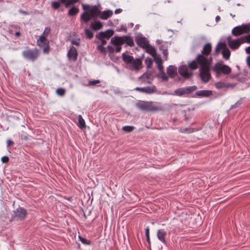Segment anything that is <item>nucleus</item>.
Listing matches in <instances>:
<instances>
[{"label":"nucleus","mask_w":250,"mask_h":250,"mask_svg":"<svg viewBox=\"0 0 250 250\" xmlns=\"http://www.w3.org/2000/svg\"><path fill=\"white\" fill-rule=\"evenodd\" d=\"M157 77L164 82H167L169 79V76L165 73L164 71L160 72L157 75Z\"/></svg>","instance_id":"nucleus-28"},{"label":"nucleus","mask_w":250,"mask_h":250,"mask_svg":"<svg viewBox=\"0 0 250 250\" xmlns=\"http://www.w3.org/2000/svg\"><path fill=\"white\" fill-rule=\"evenodd\" d=\"M44 31L45 32H46V35L48 36L49 33L50 32V28H49V27H46L44 29Z\"/></svg>","instance_id":"nucleus-53"},{"label":"nucleus","mask_w":250,"mask_h":250,"mask_svg":"<svg viewBox=\"0 0 250 250\" xmlns=\"http://www.w3.org/2000/svg\"><path fill=\"white\" fill-rule=\"evenodd\" d=\"M111 43L116 46L115 49L111 45L107 46V51L109 54H113L114 51L119 53L122 49V45L125 43L127 45L132 47L134 45L132 39L128 36H123L122 37L115 36L110 41Z\"/></svg>","instance_id":"nucleus-2"},{"label":"nucleus","mask_w":250,"mask_h":250,"mask_svg":"<svg viewBox=\"0 0 250 250\" xmlns=\"http://www.w3.org/2000/svg\"><path fill=\"white\" fill-rule=\"evenodd\" d=\"M20 12L21 13H23L24 14H27L26 12L22 11V10H21Z\"/></svg>","instance_id":"nucleus-59"},{"label":"nucleus","mask_w":250,"mask_h":250,"mask_svg":"<svg viewBox=\"0 0 250 250\" xmlns=\"http://www.w3.org/2000/svg\"><path fill=\"white\" fill-rule=\"evenodd\" d=\"M1 161L3 163H7L9 162V159L7 156H4L2 157Z\"/></svg>","instance_id":"nucleus-45"},{"label":"nucleus","mask_w":250,"mask_h":250,"mask_svg":"<svg viewBox=\"0 0 250 250\" xmlns=\"http://www.w3.org/2000/svg\"><path fill=\"white\" fill-rule=\"evenodd\" d=\"M103 24L100 21H95L91 23V27L94 30H98L103 27Z\"/></svg>","instance_id":"nucleus-26"},{"label":"nucleus","mask_w":250,"mask_h":250,"mask_svg":"<svg viewBox=\"0 0 250 250\" xmlns=\"http://www.w3.org/2000/svg\"><path fill=\"white\" fill-rule=\"evenodd\" d=\"M79 12V9L78 8L73 6L71 8L68 13V15L70 16H75Z\"/></svg>","instance_id":"nucleus-33"},{"label":"nucleus","mask_w":250,"mask_h":250,"mask_svg":"<svg viewBox=\"0 0 250 250\" xmlns=\"http://www.w3.org/2000/svg\"><path fill=\"white\" fill-rule=\"evenodd\" d=\"M37 44L38 46L43 49V53H48L49 51V42L46 38L43 36H40L37 41Z\"/></svg>","instance_id":"nucleus-12"},{"label":"nucleus","mask_w":250,"mask_h":250,"mask_svg":"<svg viewBox=\"0 0 250 250\" xmlns=\"http://www.w3.org/2000/svg\"><path fill=\"white\" fill-rule=\"evenodd\" d=\"M216 76L218 77L221 73L228 75L231 73V68L226 64H224L222 62H219L216 63L213 68Z\"/></svg>","instance_id":"nucleus-5"},{"label":"nucleus","mask_w":250,"mask_h":250,"mask_svg":"<svg viewBox=\"0 0 250 250\" xmlns=\"http://www.w3.org/2000/svg\"><path fill=\"white\" fill-rule=\"evenodd\" d=\"M134 127L130 125H125L122 127V130L126 132H130L133 130Z\"/></svg>","instance_id":"nucleus-35"},{"label":"nucleus","mask_w":250,"mask_h":250,"mask_svg":"<svg viewBox=\"0 0 250 250\" xmlns=\"http://www.w3.org/2000/svg\"><path fill=\"white\" fill-rule=\"evenodd\" d=\"M247 63L248 66L250 68V56H248L247 58Z\"/></svg>","instance_id":"nucleus-52"},{"label":"nucleus","mask_w":250,"mask_h":250,"mask_svg":"<svg viewBox=\"0 0 250 250\" xmlns=\"http://www.w3.org/2000/svg\"><path fill=\"white\" fill-rule=\"evenodd\" d=\"M71 43L72 44H74V45H76L77 46H79L80 45V40H73L71 41Z\"/></svg>","instance_id":"nucleus-46"},{"label":"nucleus","mask_w":250,"mask_h":250,"mask_svg":"<svg viewBox=\"0 0 250 250\" xmlns=\"http://www.w3.org/2000/svg\"><path fill=\"white\" fill-rule=\"evenodd\" d=\"M148 79V76L147 74H144L139 78V80H143V82L144 83H150V82L149 81H146V80Z\"/></svg>","instance_id":"nucleus-36"},{"label":"nucleus","mask_w":250,"mask_h":250,"mask_svg":"<svg viewBox=\"0 0 250 250\" xmlns=\"http://www.w3.org/2000/svg\"><path fill=\"white\" fill-rule=\"evenodd\" d=\"M167 235V232L164 229H158L157 232V236L158 239L163 244H166L167 241L166 240V236Z\"/></svg>","instance_id":"nucleus-19"},{"label":"nucleus","mask_w":250,"mask_h":250,"mask_svg":"<svg viewBox=\"0 0 250 250\" xmlns=\"http://www.w3.org/2000/svg\"><path fill=\"white\" fill-rule=\"evenodd\" d=\"M97 50L100 51L101 52L103 53H105L106 52V48L104 47V45L99 44L97 47Z\"/></svg>","instance_id":"nucleus-41"},{"label":"nucleus","mask_w":250,"mask_h":250,"mask_svg":"<svg viewBox=\"0 0 250 250\" xmlns=\"http://www.w3.org/2000/svg\"><path fill=\"white\" fill-rule=\"evenodd\" d=\"M178 72L183 78L186 79H189L192 76V73L188 72V66L186 65L180 66L178 69Z\"/></svg>","instance_id":"nucleus-16"},{"label":"nucleus","mask_w":250,"mask_h":250,"mask_svg":"<svg viewBox=\"0 0 250 250\" xmlns=\"http://www.w3.org/2000/svg\"><path fill=\"white\" fill-rule=\"evenodd\" d=\"M186 95L190 94L195 91L197 87L195 85L185 87Z\"/></svg>","instance_id":"nucleus-32"},{"label":"nucleus","mask_w":250,"mask_h":250,"mask_svg":"<svg viewBox=\"0 0 250 250\" xmlns=\"http://www.w3.org/2000/svg\"><path fill=\"white\" fill-rule=\"evenodd\" d=\"M230 16H232V17H235V15H233L232 14H230Z\"/></svg>","instance_id":"nucleus-60"},{"label":"nucleus","mask_w":250,"mask_h":250,"mask_svg":"<svg viewBox=\"0 0 250 250\" xmlns=\"http://www.w3.org/2000/svg\"><path fill=\"white\" fill-rule=\"evenodd\" d=\"M153 57L154 58V61H155V63H156L157 65L160 63H163L162 59L160 58V57L158 55L156 54Z\"/></svg>","instance_id":"nucleus-37"},{"label":"nucleus","mask_w":250,"mask_h":250,"mask_svg":"<svg viewBox=\"0 0 250 250\" xmlns=\"http://www.w3.org/2000/svg\"><path fill=\"white\" fill-rule=\"evenodd\" d=\"M137 107L142 111H155L158 110L157 107L154 106L151 102L140 101L137 103Z\"/></svg>","instance_id":"nucleus-8"},{"label":"nucleus","mask_w":250,"mask_h":250,"mask_svg":"<svg viewBox=\"0 0 250 250\" xmlns=\"http://www.w3.org/2000/svg\"><path fill=\"white\" fill-rule=\"evenodd\" d=\"M59 1L63 3L66 7L69 6V0H59Z\"/></svg>","instance_id":"nucleus-47"},{"label":"nucleus","mask_w":250,"mask_h":250,"mask_svg":"<svg viewBox=\"0 0 250 250\" xmlns=\"http://www.w3.org/2000/svg\"><path fill=\"white\" fill-rule=\"evenodd\" d=\"M167 72L169 77L173 78L177 74V68L173 65H169L167 69Z\"/></svg>","instance_id":"nucleus-20"},{"label":"nucleus","mask_w":250,"mask_h":250,"mask_svg":"<svg viewBox=\"0 0 250 250\" xmlns=\"http://www.w3.org/2000/svg\"><path fill=\"white\" fill-rule=\"evenodd\" d=\"M67 57L70 60L76 61L77 59L78 53L75 47L72 46L67 52Z\"/></svg>","instance_id":"nucleus-17"},{"label":"nucleus","mask_w":250,"mask_h":250,"mask_svg":"<svg viewBox=\"0 0 250 250\" xmlns=\"http://www.w3.org/2000/svg\"><path fill=\"white\" fill-rule=\"evenodd\" d=\"M122 11V9H121L120 8H118V9H117L115 10V13L117 14L121 13Z\"/></svg>","instance_id":"nucleus-55"},{"label":"nucleus","mask_w":250,"mask_h":250,"mask_svg":"<svg viewBox=\"0 0 250 250\" xmlns=\"http://www.w3.org/2000/svg\"><path fill=\"white\" fill-rule=\"evenodd\" d=\"M212 50V46L210 43H206L201 51V54L197 55L196 58L192 62H204L205 60L208 61V62H212V57L210 55Z\"/></svg>","instance_id":"nucleus-3"},{"label":"nucleus","mask_w":250,"mask_h":250,"mask_svg":"<svg viewBox=\"0 0 250 250\" xmlns=\"http://www.w3.org/2000/svg\"><path fill=\"white\" fill-rule=\"evenodd\" d=\"M78 126L81 129L84 128L86 126L85 121L81 115L78 116Z\"/></svg>","instance_id":"nucleus-30"},{"label":"nucleus","mask_w":250,"mask_h":250,"mask_svg":"<svg viewBox=\"0 0 250 250\" xmlns=\"http://www.w3.org/2000/svg\"><path fill=\"white\" fill-rule=\"evenodd\" d=\"M134 90L141 93L151 94L156 92L157 91V88L155 85H151L143 87H136L134 88Z\"/></svg>","instance_id":"nucleus-15"},{"label":"nucleus","mask_w":250,"mask_h":250,"mask_svg":"<svg viewBox=\"0 0 250 250\" xmlns=\"http://www.w3.org/2000/svg\"><path fill=\"white\" fill-rule=\"evenodd\" d=\"M187 131H188V129H187V128H186V129H185V130L184 131V132H187Z\"/></svg>","instance_id":"nucleus-61"},{"label":"nucleus","mask_w":250,"mask_h":250,"mask_svg":"<svg viewBox=\"0 0 250 250\" xmlns=\"http://www.w3.org/2000/svg\"><path fill=\"white\" fill-rule=\"evenodd\" d=\"M212 91L209 90H201L197 91L195 95L198 97H209L212 94Z\"/></svg>","instance_id":"nucleus-21"},{"label":"nucleus","mask_w":250,"mask_h":250,"mask_svg":"<svg viewBox=\"0 0 250 250\" xmlns=\"http://www.w3.org/2000/svg\"><path fill=\"white\" fill-rule=\"evenodd\" d=\"M145 231H146V235L147 241L149 244L150 243V237H149V229L148 227H147Z\"/></svg>","instance_id":"nucleus-42"},{"label":"nucleus","mask_w":250,"mask_h":250,"mask_svg":"<svg viewBox=\"0 0 250 250\" xmlns=\"http://www.w3.org/2000/svg\"><path fill=\"white\" fill-rule=\"evenodd\" d=\"M240 102L239 101H238L237 102H236L234 104L231 105V108H236L240 104Z\"/></svg>","instance_id":"nucleus-49"},{"label":"nucleus","mask_w":250,"mask_h":250,"mask_svg":"<svg viewBox=\"0 0 250 250\" xmlns=\"http://www.w3.org/2000/svg\"><path fill=\"white\" fill-rule=\"evenodd\" d=\"M15 35L17 36V37H19L20 36V32H17L16 33H15Z\"/></svg>","instance_id":"nucleus-58"},{"label":"nucleus","mask_w":250,"mask_h":250,"mask_svg":"<svg viewBox=\"0 0 250 250\" xmlns=\"http://www.w3.org/2000/svg\"><path fill=\"white\" fill-rule=\"evenodd\" d=\"M157 67L159 70L160 72L164 71V66L163 65V63L157 65Z\"/></svg>","instance_id":"nucleus-48"},{"label":"nucleus","mask_w":250,"mask_h":250,"mask_svg":"<svg viewBox=\"0 0 250 250\" xmlns=\"http://www.w3.org/2000/svg\"><path fill=\"white\" fill-rule=\"evenodd\" d=\"M242 39L243 40V42H247L248 43H250V35H248L245 36H242Z\"/></svg>","instance_id":"nucleus-43"},{"label":"nucleus","mask_w":250,"mask_h":250,"mask_svg":"<svg viewBox=\"0 0 250 250\" xmlns=\"http://www.w3.org/2000/svg\"><path fill=\"white\" fill-rule=\"evenodd\" d=\"M100 81L98 80H95L92 81H89L88 82V85L89 86H94L100 83Z\"/></svg>","instance_id":"nucleus-40"},{"label":"nucleus","mask_w":250,"mask_h":250,"mask_svg":"<svg viewBox=\"0 0 250 250\" xmlns=\"http://www.w3.org/2000/svg\"><path fill=\"white\" fill-rule=\"evenodd\" d=\"M83 6L84 11L87 10L92 18H96L99 15L100 13V10H99L98 7L96 5L90 7L88 5H84L83 4Z\"/></svg>","instance_id":"nucleus-14"},{"label":"nucleus","mask_w":250,"mask_h":250,"mask_svg":"<svg viewBox=\"0 0 250 250\" xmlns=\"http://www.w3.org/2000/svg\"><path fill=\"white\" fill-rule=\"evenodd\" d=\"M65 92V90L64 89L62 88H58L56 90V93L61 96H62L64 95V93Z\"/></svg>","instance_id":"nucleus-38"},{"label":"nucleus","mask_w":250,"mask_h":250,"mask_svg":"<svg viewBox=\"0 0 250 250\" xmlns=\"http://www.w3.org/2000/svg\"><path fill=\"white\" fill-rule=\"evenodd\" d=\"M245 51L247 54H250V46L246 47L245 49Z\"/></svg>","instance_id":"nucleus-54"},{"label":"nucleus","mask_w":250,"mask_h":250,"mask_svg":"<svg viewBox=\"0 0 250 250\" xmlns=\"http://www.w3.org/2000/svg\"><path fill=\"white\" fill-rule=\"evenodd\" d=\"M242 39V37L235 39H232L231 37H229L227 38L228 44L231 50H236L242 44L244 43Z\"/></svg>","instance_id":"nucleus-10"},{"label":"nucleus","mask_w":250,"mask_h":250,"mask_svg":"<svg viewBox=\"0 0 250 250\" xmlns=\"http://www.w3.org/2000/svg\"><path fill=\"white\" fill-rule=\"evenodd\" d=\"M216 21L217 22L219 21L220 20V17L219 16H217L215 18Z\"/></svg>","instance_id":"nucleus-56"},{"label":"nucleus","mask_w":250,"mask_h":250,"mask_svg":"<svg viewBox=\"0 0 250 250\" xmlns=\"http://www.w3.org/2000/svg\"><path fill=\"white\" fill-rule=\"evenodd\" d=\"M113 31L108 30L105 32H101L96 35V37L101 40V45H104L106 43V40H108L113 35Z\"/></svg>","instance_id":"nucleus-11"},{"label":"nucleus","mask_w":250,"mask_h":250,"mask_svg":"<svg viewBox=\"0 0 250 250\" xmlns=\"http://www.w3.org/2000/svg\"><path fill=\"white\" fill-rule=\"evenodd\" d=\"M84 33L87 38L91 39L93 37V32L89 29L85 28L84 30Z\"/></svg>","instance_id":"nucleus-34"},{"label":"nucleus","mask_w":250,"mask_h":250,"mask_svg":"<svg viewBox=\"0 0 250 250\" xmlns=\"http://www.w3.org/2000/svg\"><path fill=\"white\" fill-rule=\"evenodd\" d=\"M223 57L224 59H225L226 60H228L229 59L230 55V51L229 50L226 48V46L225 47V48L223 49L222 52Z\"/></svg>","instance_id":"nucleus-27"},{"label":"nucleus","mask_w":250,"mask_h":250,"mask_svg":"<svg viewBox=\"0 0 250 250\" xmlns=\"http://www.w3.org/2000/svg\"><path fill=\"white\" fill-rule=\"evenodd\" d=\"M215 86L217 89H221L225 87H229V85L222 82H218L215 83Z\"/></svg>","instance_id":"nucleus-31"},{"label":"nucleus","mask_w":250,"mask_h":250,"mask_svg":"<svg viewBox=\"0 0 250 250\" xmlns=\"http://www.w3.org/2000/svg\"><path fill=\"white\" fill-rule=\"evenodd\" d=\"M51 6L54 9H57L60 7V4L58 1H52L51 2Z\"/></svg>","instance_id":"nucleus-39"},{"label":"nucleus","mask_w":250,"mask_h":250,"mask_svg":"<svg viewBox=\"0 0 250 250\" xmlns=\"http://www.w3.org/2000/svg\"><path fill=\"white\" fill-rule=\"evenodd\" d=\"M39 54L40 52L36 48L25 50L22 52V55L25 60L32 62H34L37 60Z\"/></svg>","instance_id":"nucleus-7"},{"label":"nucleus","mask_w":250,"mask_h":250,"mask_svg":"<svg viewBox=\"0 0 250 250\" xmlns=\"http://www.w3.org/2000/svg\"><path fill=\"white\" fill-rule=\"evenodd\" d=\"M27 215V211L23 208L19 207L13 211L11 217V221L22 220Z\"/></svg>","instance_id":"nucleus-9"},{"label":"nucleus","mask_w":250,"mask_h":250,"mask_svg":"<svg viewBox=\"0 0 250 250\" xmlns=\"http://www.w3.org/2000/svg\"><path fill=\"white\" fill-rule=\"evenodd\" d=\"M145 62L147 67H150L152 64V62L150 58H146Z\"/></svg>","instance_id":"nucleus-44"},{"label":"nucleus","mask_w":250,"mask_h":250,"mask_svg":"<svg viewBox=\"0 0 250 250\" xmlns=\"http://www.w3.org/2000/svg\"><path fill=\"white\" fill-rule=\"evenodd\" d=\"M174 94L178 96H186V93L185 87H181L176 89L174 92Z\"/></svg>","instance_id":"nucleus-25"},{"label":"nucleus","mask_w":250,"mask_h":250,"mask_svg":"<svg viewBox=\"0 0 250 250\" xmlns=\"http://www.w3.org/2000/svg\"><path fill=\"white\" fill-rule=\"evenodd\" d=\"M130 25L133 26V23H131V24H130Z\"/></svg>","instance_id":"nucleus-63"},{"label":"nucleus","mask_w":250,"mask_h":250,"mask_svg":"<svg viewBox=\"0 0 250 250\" xmlns=\"http://www.w3.org/2000/svg\"><path fill=\"white\" fill-rule=\"evenodd\" d=\"M156 42L158 44L160 45L159 46V49L161 51H162L165 60H167L168 54L167 48L170 44L168 42H164L163 41L160 40H157Z\"/></svg>","instance_id":"nucleus-13"},{"label":"nucleus","mask_w":250,"mask_h":250,"mask_svg":"<svg viewBox=\"0 0 250 250\" xmlns=\"http://www.w3.org/2000/svg\"><path fill=\"white\" fill-rule=\"evenodd\" d=\"M122 57L124 62L129 65V69L138 71L142 67V62L141 59H134L133 56L125 53L122 54Z\"/></svg>","instance_id":"nucleus-4"},{"label":"nucleus","mask_w":250,"mask_h":250,"mask_svg":"<svg viewBox=\"0 0 250 250\" xmlns=\"http://www.w3.org/2000/svg\"><path fill=\"white\" fill-rule=\"evenodd\" d=\"M146 50V51L151 55L152 57H154L156 55V49L153 47L152 46L149 44V43L144 48Z\"/></svg>","instance_id":"nucleus-24"},{"label":"nucleus","mask_w":250,"mask_h":250,"mask_svg":"<svg viewBox=\"0 0 250 250\" xmlns=\"http://www.w3.org/2000/svg\"><path fill=\"white\" fill-rule=\"evenodd\" d=\"M7 147L13 144L14 142L10 139L7 140L6 142Z\"/></svg>","instance_id":"nucleus-50"},{"label":"nucleus","mask_w":250,"mask_h":250,"mask_svg":"<svg viewBox=\"0 0 250 250\" xmlns=\"http://www.w3.org/2000/svg\"><path fill=\"white\" fill-rule=\"evenodd\" d=\"M46 33L45 32V31H44L43 33H42V34L41 36H43V37H44L45 38H46V37H47V35H46Z\"/></svg>","instance_id":"nucleus-57"},{"label":"nucleus","mask_w":250,"mask_h":250,"mask_svg":"<svg viewBox=\"0 0 250 250\" xmlns=\"http://www.w3.org/2000/svg\"><path fill=\"white\" fill-rule=\"evenodd\" d=\"M113 14V12L111 10H107L106 11H103L100 16V18L103 20H106Z\"/></svg>","instance_id":"nucleus-23"},{"label":"nucleus","mask_w":250,"mask_h":250,"mask_svg":"<svg viewBox=\"0 0 250 250\" xmlns=\"http://www.w3.org/2000/svg\"><path fill=\"white\" fill-rule=\"evenodd\" d=\"M250 31V24H242L233 28L231 31L232 35L238 37L242 35L249 33Z\"/></svg>","instance_id":"nucleus-6"},{"label":"nucleus","mask_w":250,"mask_h":250,"mask_svg":"<svg viewBox=\"0 0 250 250\" xmlns=\"http://www.w3.org/2000/svg\"><path fill=\"white\" fill-rule=\"evenodd\" d=\"M211 63L212 62H208V61L205 60V61L202 62H188V66L191 70L199 68L201 80L203 83H207L211 78L210 70Z\"/></svg>","instance_id":"nucleus-1"},{"label":"nucleus","mask_w":250,"mask_h":250,"mask_svg":"<svg viewBox=\"0 0 250 250\" xmlns=\"http://www.w3.org/2000/svg\"><path fill=\"white\" fill-rule=\"evenodd\" d=\"M92 18V17H91V15L87 10L84 11V12L81 15V21H84V22H87Z\"/></svg>","instance_id":"nucleus-22"},{"label":"nucleus","mask_w":250,"mask_h":250,"mask_svg":"<svg viewBox=\"0 0 250 250\" xmlns=\"http://www.w3.org/2000/svg\"><path fill=\"white\" fill-rule=\"evenodd\" d=\"M137 44L141 47L144 49L148 44V41L145 37H138L136 39Z\"/></svg>","instance_id":"nucleus-18"},{"label":"nucleus","mask_w":250,"mask_h":250,"mask_svg":"<svg viewBox=\"0 0 250 250\" xmlns=\"http://www.w3.org/2000/svg\"><path fill=\"white\" fill-rule=\"evenodd\" d=\"M130 25L133 26V23H131V24H130Z\"/></svg>","instance_id":"nucleus-62"},{"label":"nucleus","mask_w":250,"mask_h":250,"mask_svg":"<svg viewBox=\"0 0 250 250\" xmlns=\"http://www.w3.org/2000/svg\"><path fill=\"white\" fill-rule=\"evenodd\" d=\"M78 0H69V5L76 3Z\"/></svg>","instance_id":"nucleus-51"},{"label":"nucleus","mask_w":250,"mask_h":250,"mask_svg":"<svg viewBox=\"0 0 250 250\" xmlns=\"http://www.w3.org/2000/svg\"><path fill=\"white\" fill-rule=\"evenodd\" d=\"M226 46V45L225 43H223L222 42H219L216 45L215 50H214V52H215L214 53H215V55H217L219 53V52H220V50L221 49L223 50V49Z\"/></svg>","instance_id":"nucleus-29"}]
</instances>
